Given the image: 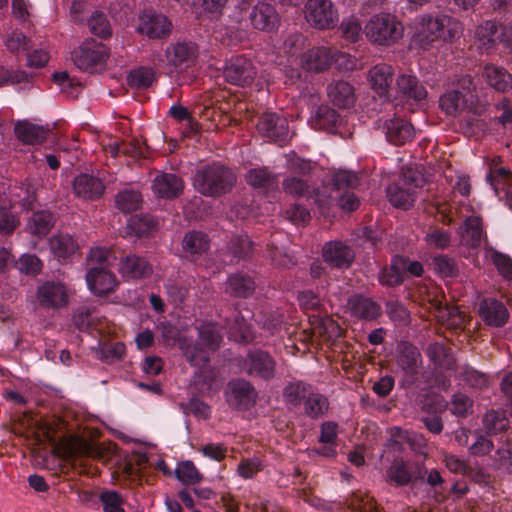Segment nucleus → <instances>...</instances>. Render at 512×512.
Instances as JSON below:
<instances>
[{
    "mask_svg": "<svg viewBox=\"0 0 512 512\" xmlns=\"http://www.w3.org/2000/svg\"><path fill=\"white\" fill-rule=\"evenodd\" d=\"M463 24L448 14H423L418 17L415 41L423 49H429L436 42L453 43L463 34Z\"/></svg>",
    "mask_w": 512,
    "mask_h": 512,
    "instance_id": "nucleus-1",
    "label": "nucleus"
},
{
    "mask_svg": "<svg viewBox=\"0 0 512 512\" xmlns=\"http://www.w3.org/2000/svg\"><path fill=\"white\" fill-rule=\"evenodd\" d=\"M222 335L218 326L212 322H204L198 327V341L188 343L186 338L179 341L180 349L186 360L195 367L205 369L210 361L209 351L220 347Z\"/></svg>",
    "mask_w": 512,
    "mask_h": 512,
    "instance_id": "nucleus-2",
    "label": "nucleus"
},
{
    "mask_svg": "<svg viewBox=\"0 0 512 512\" xmlns=\"http://www.w3.org/2000/svg\"><path fill=\"white\" fill-rule=\"evenodd\" d=\"M404 25L396 15L380 12L372 15L366 22L363 33L373 45L390 47L404 36Z\"/></svg>",
    "mask_w": 512,
    "mask_h": 512,
    "instance_id": "nucleus-3",
    "label": "nucleus"
},
{
    "mask_svg": "<svg viewBox=\"0 0 512 512\" xmlns=\"http://www.w3.org/2000/svg\"><path fill=\"white\" fill-rule=\"evenodd\" d=\"M236 183V175L229 168L213 163L198 170L194 176L195 189L204 196L219 197L229 193Z\"/></svg>",
    "mask_w": 512,
    "mask_h": 512,
    "instance_id": "nucleus-4",
    "label": "nucleus"
},
{
    "mask_svg": "<svg viewBox=\"0 0 512 512\" xmlns=\"http://www.w3.org/2000/svg\"><path fill=\"white\" fill-rule=\"evenodd\" d=\"M71 57L79 70L90 74L99 73L106 68L110 49L101 42L88 39L72 51Z\"/></svg>",
    "mask_w": 512,
    "mask_h": 512,
    "instance_id": "nucleus-5",
    "label": "nucleus"
},
{
    "mask_svg": "<svg viewBox=\"0 0 512 512\" xmlns=\"http://www.w3.org/2000/svg\"><path fill=\"white\" fill-rule=\"evenodd\" d=\"M109 448L103 444L89 442L77 435H68L60 439L57 444V450L66 459L76 461L82 458H92L97 460H107Z\"/></svg>",
    "mask_w": 512,
    "mask_h": 512,
    "instance_id": "nucleus-6",
    "label": "nucleus"
},
{
    "mask_svg": "<svg viewBox=\"0 0 512 512\" xmlns=\"http://www.w3.org/2000/svg\"><path fill=\"white\" fill-rule=\"evenodd\" d=\"M303 16L312 28L320 31L333 29L339 22L338 9L331 0H306Z\"/></svg>",
    "mask_w": 512,
    "mask_h": 512,
    "instance_id": "nucleus-7",
    "label": "nucleus"
},
{
    "mask_svg": "<svg viewBox=\"0 0 512 512\" xmlns=\"http://www.w3.org/2000/svg\"><path fill=\"white\" fill-rule=\"evenodd\" d=\"M427 469L423 461H405L396 458L387 468L385 479L387 483L401 487L411 482L424 480Z\"/></svg>",
    "mask_w": 512,
    "mask_h": 512,
    "instance_id": "nucleus-8",
    "label": "nucleus"
},
{
    "mask_svg": "<svg viewBox=\"0 0 512 512\" xmlns=\"http://www.w3.org/2000/svg\"><path fill=\"white\" fill-rule=\"evenodd\" d=\"M422 179L414 176L410 171L403 173V177L387 187L389 202L404 210L409 209L415 201L416 188L420 187Z\"/></svg>",
    "mask_w": 512,
    "mask_h": 512,
    "instance_id": "nucleus-9",
    "label": "nucleus"
},
{
    "mask_svg": "<svg viewBox=\"0 0 512 512\" xmlns=\"http://www.w3.org/2000/svg\"><path fill=\"white\" fill-rule=\"evenodd\" d=\"M257 397L258 394L254 386L244 379L231 380L225 391L227 404L240 411L252 408L256 404Z\"/></svg>",
    "mask_w": 512,
    "mask_h": 512,
    "instance_id": "nucleus-10",
    "label": "nucleus"
},
{
    "mask_svg": "<svg viewBox=\"0 0 512 512\" xmlns=\"http://www.w3.org/2000/svg\"><path fill=\"white\" fill-rule=\"evenodd\" d=\"M257 75V69L253 62L245 56L232 57L224 68L225 80L237 86L251 85Z\"/></svg>",
    "mask_w": 512,
    "mask_h": 512,
    "instance_id": "nucleus-11",
    "label": "nucleus"
},
{
    "mask_svg": "<svg viewBox=\"0 0 512 512\" xmlns=\"http://www.w3.org/2000/svg\"><path fill=\"white\" fill-rule=\"evenodd\" d=\"M36 299L45 309L59 310L69 303V290L60 281H46L37 288Z\"/></svg>",
    "mask_w": 512,
    "mask_h": 512,
    "instance_id": "nucleus-12",
    "label": "nucleus"
},
{
    "mask_svg": "<svg viewBox=\"0 0 512 512\" xmlns=\"http://www.w3.org/2000/svg\"><path fill=\"white\" fill-rule=\"evenodd\" d=\"M242 368L251 377L271 380L275 376L276 361L269 353L255 350L246 355Z\"/></svg>",
    "mask_w": 512,
    "mask_h": 512,
    "instance_id": "nucleus-13",
    "label": "nucleus"
},
{
    "mask_svg": "<svg viewBox=\"0 0 512 512\" xmlns=\"http://www.w3.org/2000/svg\"><path fill=\"white\" fill-rule=\"evenodd\" d=\"M396 364L405 379L413 382L422 366V356L419 349L410 342H400L396 349Z\"/></svg>",
    "mask_w": 512,
    "mask_h": 512,
    "instance_id": "nucleus-14",
    "label": "nucleus"
},
{
    "mask_svg": "<svg viewBox=\"0 0 512 512\" xmlns=\"http://www.w3.org/2000/svg\"><path fill=\"white\" fill-rule=\"evenodd\" d=\"M199 56L198 46L191 41H178L167 46L165 57L168 65L175 69L188 68Z\"/></svg>",
    "mask_w": 512,
    "mask_h": 512,
    "instance_id": "nucleus-15",
    "label": "nucleus"
},
{
    "mask_svg": "<svg viewBox=\"0 0 512 512\" xmlns=\"http://www.w3.org/2000/svg\"><path fill=\"white\" fill-rule=\"evenodd\" d=\"M172 27L171 21L165 15L148 12L139 16L136 30L150 39H162L170 36Z\"/></svg>",
    "mask_w": 512,
    "mask_h": 512,
    "instance_id": "nucleus-16",
    "label": "nucleus"
},
{
    "mask_svg": "<svg viewBox=\"0 0 512 512\" xmlns=\"http://www.w3.org/2000/svg\"><path fill=\"white\" fill-rule=\"evenodd\" d=\"M478 315L485 325L494 328L505 326L510 318L506 305L492 297L483 298L479 302Z\"/></svg>",
    "mask_w": 512,
    "mask_h": 512,
    "instance_id": "nucleus-17",
    "label": "nucleus"
},
{
    "mask_svg": "<svg viewBox=\"0 0 512 512\" xmlns=\"http://www.w3.org/2000/svg\"><path fill=\"white\" fill-rule=\"evenodd\" d=\"M118 272L124 280H141L152 275L153 266L144 256L128 254L120 258Z\"/></svg>",
    "mask_w": 512,
    "mask_h": 512,
    "instance_id": "nucleus-18",
    "label": "nucleus"
},
{
    "mask_svg": "<svg viewBox=\"0 0 512 512\" xmlns=\"http://www.w3.org/2000/svg\"><path fill=\"white\" fill-rule=\"evenodd\" d=\"M249 20L254 29L267 33L276 31L281 23V17L275 7L263 1L252 8Z\"/></svg>",
    "mask_w": 512,
    "mask_h": 512,
    "instance_id": "nucleus-19",
    "label": "nucleus"
},
{
    "mask_svg": "<svg viewBox=\"0 0 512 512\" xmlns=\"http://www.w3.org/2000/svg\"><path fill=\"white\" fill-rule=\"evenodd\" d=\"M85 279L89 290L98 296L113 292L119 284L115 274L107 267L92 266L88 268Z\"/></svg>",
    "mask_w": 512,
    "mask_h": 512,
    "instance_id": "nucleus-20",
    "label": "nucleus"
},
{
    "mask_svg": "<svg viewBox=\"0 0 512 512\" xmlns=\"http://www.w3.org/2000/svg\"><path fill=\"white\" fill-rule=\"evenodd\" d=\"M395 71L392 65L378 63L372 66L367 73V81L370 88L379 97H388L394 81Z\"/></svg>",
    "mask_w": 512,
    "mask_h": 512,
    "instance_id": "nucleus-21",
    "label": "nucleus"
},
{
    "mask_svg": "<svg viewBox=\"0 0 512 512\" xmlns=\"http://www.w3.org/2000/svg\"><path fill=\"white\" fill-rule=\"evenodd\" d=\"M329 102L339 109H350L355 105V87L345 80H332L326 87Z\"/></svg>",
    "mask_w": 512,
    "mask_h": 512,
    "instance_id": "nucleus-22",
    "label": "nucleus"
},
{
    "mask_svg": "<svg viewBox=\"0 0 512 512\" xmlns=\"http://www.w3.org/2000/svg\"><path fill=\"white\" fill-rule=\"evenodd\" d=\"M282 189L285 194L294 199H312L313 202L322 210V213H324V202L320 199L318 194L314 195V189H311V186L306 178L296 175H289L283 179Z\"/></svg>",
    "mask_w": 512,
    "mask_h": 512,
    "instance_id": "nucleus-23",
    "label": "nucleus"
},
{
    "mask_svg": "<svg viewBox=\"0 0 512 512\" xmlns=\"http://www.w3.org/2000/svg\"><path fill=\"white\" fill-rule=\"evenodd\" d=\"M72 190L77 198L94 201L103 195L105 186L100 178L82 173L74 178Z\"/></svg>",
    "mask_w": 512,
    "mask_h": 512,
    "instance_id": "nucleus-24",
    "label": "nucleus"
},
{
    "mask_svg": "<svg viewBox=\"0 0 512 512\" xmlns=\"http://www.w3.org/2000/svg\"><path fill=\"white\" fill-rule=\"evenodd\" d=\"M257 129L260 134L274 142H283L288 136L287 121L274 113L263 114L258 121Z\"/></svg>",
    "mask_w": 512,
    "mask_h": 512,
    "instance_id": "nucleus-25",
    "label": "nucleus"
},
{
    "mask_svg": "<svg viewBox=\"0 0 512 512\" xmlns=\"http://www.w3.org/2000/svg\"><path fill=\"white\" fill-rule=\"evenodd\" d=\"M322 256L326 263L335 268H348L354 260L352 249L340 241L326 243L322 249Z\"/></svg>",
    "mask_w": 512,
    "mask_h": 512,
    "instance_id": "nucleus-26",
    "label": "nucleus"
},
{
    "mask_svg": "<svg viewBox=\"0 0 512 512\" xmlns=\"http://www.w3.org/2000/svg\"><path fill=\"white\" fill-rule=\"evenodd\" d=\"M500 34L501 24L491 20L485 21L475 29V43L480 50L489 53L501 44Z\"/></svg>",
    "mask_w": 512,
    "mask_h": 512,
    "instance_id": "nucleus-27",
    "label": "nucleus"
},
{
    "mask_svg": "<svg viewBox=\"0 0 512 512\" xmlns=\"http://www.w3.org/2000/svg\"><path fill=\"white\" fill-rule=\"evenodd\" d=\"M335 55L328 47H313L302 54L301 65L310 72H322L327 70L333 61Z\"/></svg>",
    "mask_w": 512,
    "mask_h": 512,
    "instance_id": "nucleus-28",
    "label": "nucleus"
},
{
    "mask_svg": "<svg viewBox=\"0 0 512 512\" xmlns=\"http://www.w3.org/2000/svg\"><path fill=\"white\" fill-rule=\"evenodd\" d=\"M347 310L351 316L367 321L374 320L381 314L380 305L361 294H355L348 299Z\"/></svg>",
    "mask_w": 512,
    "mask_h": 512,
    "instance_id": "nucleus-29",
    "label": "nucleus"
},
{
    "mask_svg": "<svg viewBox=\"0 0 512 512\" xmlns=\"http://www.w3.org/2000/svg\"><path fill=\"white\" fill-rule=\"evenodd\" d=\"M481 76L496 92L505 93L512 89V74L502 66L488 63L484 65Z\"/></svg>",
    "mask_w": 512,
    "mask_h": 512,
    "instance_id": "nucleus-30",
    "label": "nucleus"
},
{
    "mask_svg": "<svg viewBox=\"0 0 512 512\" xmlns=\"http://www.w3.org/2000/svg\"><path fill=\"white\" fill-rule=\"evenodd\" d=\"M399 97L406 101L420 102L426 99L427 90L417 77L401 74L396 79Z\"/></svg>",
    "mask_w": 512,
    "mask_h": 512,
    "instance_id": "nucleus-31",
    "label": "nucleus"
},
{
    "mask_svg": "<svg viewBox=\"0 0 512 512\" xmlns=\"http://www.w3.org/2000/svg\"><path fill=\"white\" fill-rule=\"evenodd\" d=\"M16 137L24 144L37 145L43 143L49 133V127L32 123L28 120L18 121L14 127Z\"/></svg>",
    "mask_w": 512,
    "mask_h": 512,
    "instance_id": "nucleus-32",
    "label": "nucleus"
},
{
    "mask_svg": "<svg viewBox=\"0 0 512 512\" xmlns=\"http://www.w3.org/2000/svg\"><path fill=\"white\" fill-rule=\"evenodd\" d=\"M385 130L387 140L397 146L411 141L415 135L413 126L400 118L387 120Z\"/></svg>",
    "mask_w": 512,
    "mask_h": 512,
    "instance_id": "nucleus-33",
    "label": "nucleus"
},
{
    "mask_svg": "<svg viewBox=\"0 0 512 512\" xmlns=\"http://www.w3.org/2000/svg\"><path fill=\"white\" fill-rule=\"evenodd\" d=\"M152 188L159 197L171 199L182 193L183 181L175 174L163 173L155 177Z\"/></svg>",
    "mask_w": 512,
    "mask_h": 512,
    "instance_id": "nucleus-34",
    "label": "nucleus"
},
{
    "mask_svg": "<svg viewBox=\"0 0 512 512\" xmlns=\"http://www.w3.org/2000/svg\"><path fill=\"white\" fill-rule=\"evenodd\" d=\"M461 243L470 248H478L484 235L482 219L478 216L468 217L459 228Z\"/></svg>",
    "mask_w": 512,
    "mask_h": 512,
    "instance_id": "nucleus-35",
    "label": "nucleus"
},
{
    "mask_svg": "<svg viewBox=\"0 0 512 512\" xmlns=\"http://www.w3.org/2000/svg\"><path fill=\"white\" fill-rule=\"evenodd\" d=\"M49 247L52 254L58 260H66L74 255L79 245L69 234H56L49 239Z\"/></svg>",
    "mask_w": 512,
    "mask_h": 512,
    "instance_id": "nucleus-36",
    "label": "nucleus"
},
{
    "mask_svg": "<svg viewBox=\"0 0 512 512\" xmlns=\"http://www.w3.org/2000/svg\"><path fill=\"white\" fill-rule=\"evenodd\" d=\"M443 461L446 468L454 474H461L463 476L470 477L476 481H481L484 478V473L476 468L469 465L468 461L458 457L457 455L445 453Z\"/></svg>",
    "mask_w": 512,
    "mask_h": 512,
    "instance_id": "nucleus-37",
    "label": "nucleus"
},
{
    "mask_svg": "<svg viewBox=\"0 0 512 512\" xmlns=\"http://www.w3.org/2000/svg\"><path fill=\"white\" fill-rule=\"evenodd\" d=\"M245 181L253 188L272 190L278 186V177L266 167L250 169L245 175Z\"/></svg>",
    "mask_w": 512,
    "mask_h": 512,
    "instance_id": "nucleus-38",
    "label": "nucleus"
},
{
    "mask_svg": "<svg viewBox=\"0 0 512 512\" xmlns=\"http://www.w3.org/2000/svg\"><path fill=\"white\" fill-rule=\"evenodd\" d=\"M429 360L438 368L451 370L455 366V359L450 348L442 343H432L426 349Z\"/></svg>",
    "mask_w": 512,
    "mask_h": 512,
    "instance_id": "nucleus-39",
    "label": "nucleus"
},
{
    "mask_svg": "<svg viewBox=\"0 0 512 512\" xmlns=\"http://www.w3.org/2000/svg\"><path fill=\"white\" fill-rule=\"evenodd\" d=\"M340 123V115L329 106L318 107L311 119L312 127L318 130L332 132Z\"/></svg>",
    "mask_w": 512,
    "mask_h": 512,
    "instance_id": "nucleus-40",
    "label": "nucleus"
},
{
    "mask_svg": "<svg viewBox=\"0 0 512 512\" xmlns=\"http://www.w3.org/2000/svg\"><path fill=\"white\" fill-rule=\"evenodd\" d=\"M54 226L53 214L49 211L33 213L27 222V231L37 237L46 236Z\"/></svg>",
    "mask_w": 512,
    "mask_h": 512,
    "instance_id": "nucleus-41",
    "label": "nucleus"
},
{
    "mask_svg": "<svg viewBox=\"0 0 512 512\" xmlns=\"http://www.w3.org/2000/svg\"><path fill=\"white\" fill-rule=\"evenodd\" d=\"M210 247V239L204 232L189 231L182 240V249L190 255L205 253Z\"/></svg>",
    "mask_w": 512,
    "mask_h": 512,
    "instance_id": "nucleus-42",
    "label": "nucleus"
},
{
    "mask_svg": "<svg viewBox=\"0 0 512 512\" xmlns=\"http://www.w3.org/2000/svg\"><path fill=\"white\" fill-rule=\"evenodd\" d=\"M403 256H395L389 267H385L379 274V282L385 286H398L404 281Z\"/></svg>",
    "mask_w": 512,
    "mask_h": 512,
    "instance_id": "nucleus-43",
    "label": "nucleus"
},
{
    "mask_svg": "<svg viewBox=\"0 0 512 512\" xmlns=\"http://www.w3.org/2000/svg\"><path fill=\"white\" fill-rule=\"evenodd\" d=\"M255 290L254 280L244 274H233L228 278L227 291L235 297H248Z\"/></svg>",
    "mask_w": 512,
    "mask_h": 512,
    "instance_id": "nucleus-44",
    "label": "nucleus"
},
{
    "mask_svg": "<svg viewBox=\"0 0 512 512\" xmlns=\"http://www.w3.org/2000/svg\"><path fill=\"white\" fill-rule=\"evenodd\" d=\"M229 337L236 342H252L254 335L245 318L238 311L234 312L233 320L228 322Z\"/></svg>",
    "mask_w": 512,
    "mask_h": 512,
    "instance_id": "nucleus-45",
    "label": "nucleus"
},
{
    "mask_svg": "<svg viewBox=\"0 0 512 512\" xmlns=\"http://www.w3.org/2000/svg\"><path fill=\"white\" fill-rule=\"evenodd\" d=\"M156 227V222L150 216L135 215L130 217L125 228L128 236H136L138 238L148 236Z\"/></svg>",
    "mask_w": 512,
    "mask_h": 512,
    "instance_id": "nucleus-46",
    "label": "nucleus"
},
{
    "mask_svg": "<svg viewBox=\"0 0 512 512\" xmlns=\"http://www.w3.org/2000/svg\"><path fill=\"white\" fill-rule=\"evenodd\" d=\"M439 103L446 114L455 116L466 106L465 94L458 89L449 90L440 97Z\"/></svg>",
    "mask_w": 512,
    "mask_h": 512,
    "instance_id": "nucleus-47",
    "label": "nucleus"
},
{
    "mask_svg": "<svg viewBox=\"0 0 512 512\" xmlns=\"http://www.w3.org/2000/svg\"><path fill=\"white\" fill-rule=\"evenodd\" d=\"M303 404L305 414L312 419H318L329 409L328 399L324 395L315 392H309Z\"/></svg>",
    "mask_w": 512,
    "mask_h": 512,
    "instance_id": "nucleus-48",
    "label": "nucleus"
},
{
    "mask_svg": "<svg viewBox=\"0 0 512 512\" xmlns=\"http://www.w3.org/2000/svg\"><path fill=\"white\" fill-rule=\"evenodd\" d=\"M309 390L310 385L302 381L290 382L283 389L284 401L293 407H297L302 400L306 399Z\"/></svg>",
    "mask_w": 512,
    "mask_h": 512,
    "instance_id": "nucleus-49",
    "label": "nucleus"
},
{
    "mask_svg": "<svg viewBox=\"0 0 512 512\" xmlns=\"http://www.w3.org/2000/svg\"><path fill=\"white\" fill-rule=\"evenodd\" d=\"M174 473L175 477L185 485H194L203 479V475L190 460L179 462Z\"/></svg>",
    "mask_w": 512,
    "mask_h": 512,
    "instance_id": "nucleus-50",
    "label": "nucleus"
},
{
    "mask_svg": "<svg viewBox=\"0 0 512 512\" xmlns=\"http://www.w3.org/2000/svg\"><path fill=\"white\" fill-rule=\"evenodd\" d=\"M483 426L487 433L497 434L505 431L509 427V420L504 411L492 410L484 415Z\"/></svg>",
    "mask_w": 512,
    "mask_h": 512,
    "instance_id": "nucleus-51",
    "label": "nucleus"
},
{
    "mask_svg": "<svg viewBox=\"0 0 512 512\" xmlns=\"http://www.w3.org/2000/svg\"><path fill=\"white\" fill-rule=\"evenodd\" d=\"M127 81L132 88H148L155 81V72L151 68L139 67L129 73Z\"/></svg>",
    "mask_w": 512,
    "mask_h": 512,
    "instance_id": "nucleus-52",
    "label": "nucleus"
},
{
    "mask_svg": "<svg viewBox=\"0 0 512 512\" xmlns=\"http://www.w3.org/2000/svg\"><path fill=\"white\" fill-rule=\"evenodd\" d=\"M142 197L140 192L135 190H123L116 195V207L125 212H132L139 208Z\"/></svg>",
    "mask_w": 512,
    "mask_h": 512,
    "instance_id": "nucleus-53",
    "label": "nucleus"
},
{
    "mask_svg": "<svg viewBox=\"0 0 512 512\" xmlns=\"http://www.w3.org/2000/svg\"><path fill=\"white\" fill-rule=\"evenodd\" d=\"M349 507L357 512H379L374 498L363 492H356L349 499Z\"/></svg>",
    "mask_w": 512,
    "mask_h": 512,
    "instance_id": "nucleus-54",
    "label": "nucleus"
},
{
    "mask_svg": "<svg viewBox=\"0 0 512 512\" xmlns=\"http://www.w3.org/2000/svg\"><path fill=\"white\" fill-rule=\"evenodd\" d=\"M90 31L100 38H108L112 34L111 25L104 13L95 11L88 20Z\"/></svg>",
    "mask_w": 512,
    "mask_h": 512,
    "instance_id": "nucleus-55",
    "label": "nucleus"
},
{
    "mask_svg": "<svg viewBox=\"0 0 512 512\" xmlns=\"http://www.w3.org/2000/svg\"><path fill=\"white\" fill-rule=\"evenodd\" d=\"M434 271L443 278H453L459 274V268L454 259L447 255H438L433 259Z\"/></svg>",
    "mask_w": 512,
    "mask_h": 512,
    "instance_id": "nucleus-56",
    "label": "nucleus"
},
{
    "mask_svg": "<svg viewBox=\"0 0 512 512\" xmlns=\"http://www.w3.org/2000/svg\"><path fill=\"white\" fill-rule=\"evenodd\" d=\"M228 249L236 258H247L252 254L253 243L247 235H239L230 240Z\"/></svg>",
    "mask_w": 512,
    "mask_h": 512,
    "instance_id": "nucleus-57",
    "label": "nucleus"
},
{
    "mask_svg": "<svg viewBox=\"0 0 512 512\" xmlns=\"http://www.w3.org/2000/svg\"><path fill=\"white\" fill-rule=\"evenodd\" d=\"M96 314V308L91 305H83L78 307L72 316L74 325L79 330H84L90 327L93 323L94 316Z\"/></svg>",
    "mask_w": 512,
    "mask_h": 512,
    "instance_id": "nucleus-58",
    "label": "nucleus"
},
{
    "mask_svg": "<svg viewBox=\"0 0 512 512\" xmlns=\"http://www.w3.org/2000/svg\"><path fill=\"white\" fill-rule=\"evenodd\" d=\"M450 410L454 415L465 418L473 412V400L463 393H456L452 397Z\"/></svg>",
    "mask_w": 512,
    "mask_h": 512,
    "instance_id": "nucleus-59",
    "label": "nucleus"
},
{
    "mask_svg": "<svg viewBox=\"0 0 512 512\" xmlns=\"http://www.w3.org/2000/svg\"><path fill=\"white\" fill-rule=\"evenodd\" d=\"M340 31L346 40L350 42H357L361 38L363 29L360 21L356 17L351 16L343 19L340 24Z\"/></svg>",
    "mask_w": 512,
    "mask_h": 512,
    "instance_id": "nucleus-60",
    "label": "nucleus"
},
{
    "mask_svg": "<svg viewBox=\"0 0 512 512\" xmlns=\"http://www.w3.org/2000/svg\"><path fill=\"white\" fill-rule=\"evenodd\" d=\"M490 258L498 273L506 280L512 281V259L503 253L492 250Z\"/></svg>",
    "mask_w": 512,
    "mask_h": 512,
    "instance_id": "nucleus-61",
    "label": "nucleus"
},
{
    "mask_svg": "<svg viewBox=\"0 0 512 512\" xmlns=\"http://www.w3.org/2000/svg\"><path fill=\"white\" fill-rule=\"evenodd\" d=\"M17 267L21 273L37 275L41 272L43 264L36 255L23 254L17 261Z\"/></svg>",
    "mask_w": 512,
    "mask_h": 512,
    "instance_id": "nucleus-62",
    "label": "nucleus"
},
{
    "mask_svg": "<svg viewBox=\"0 0 512 512\" xmlns=\"http://www.w3.org/2000/svg\"><path fill=\"white\" fill-rule=\"evenodd\" d=\"M112 255V249L107 247H92L86 257L87 269L92 266L106 267V262Z\"/></svg>",
    "mask_w": 512,
    "mask_h": 512,
    "instance_id": "nucleus-63",
    "label": "nucleus"
},
{
    "mask_svg": "<svg viewBox=\"0 0 512 512\" xmlns=\"http://www.w3.org/2000/svg\"><path fill=\"white\" fill-rule=\"evenodd\" d=\"M104 512H125L123 498L115 491H104L100 494Z\"/></svg>",
    "mask_w": 512,
    "mask_h": 512,
    "instance_id": "nucleus-64",
    "label": "nucleus"
}]
</instances>
